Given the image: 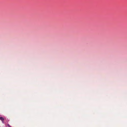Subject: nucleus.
<instances>
[{"instance_id": "f03ea898", "label": "nucleus", "mask_w": 127, "mask_h": 127, "mask_svg": "<svg viewBox=\"0 0 127 127\" xmlns=\"http://www.w3.org/2000/svg\"><path fill=\"white\" fill-rule=\"evenodd\" d=\"M7 126H8V127H11L9 124L7 125Z\"/></svg>"}, {"instance_id": "f257e3e1", "label": "nucleus", "mask_w": 127, "mask_h": 127, "mask_svg": "<svg viewBox=\"0 0 127 127\" xmlns=\"http://www.w3.org/2000/svg\"><path fill=\"white\" fill-rule=\"evenodd\" d=\"M0 120L2 121L3 123V122L4 119L3 118L0 117Z\"/></svg>"}]
</instances>
